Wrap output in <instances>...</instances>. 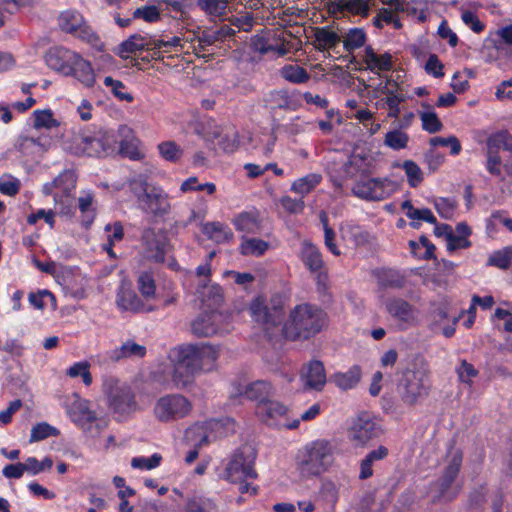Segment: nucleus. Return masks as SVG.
<instances>
[{
	"instance_id": "nucleus-53",
	"label": "nucleus",
	"mask_w": 512,
	"mask_h": 512,
	"mask_svg": "<svg viewBox=\"0 0 512 512\" xmlns=\"http://www.w3.org/2000/svg\"><path fill=\"white\" fill-rule=\"evenodd\" d=\"M365 40H366V36H365V33L363 30L357 29V28L351 29L347 33V35L343 41L344 48L346 51H349V52L353 51V50L363 46L365 43Z\"/></svg>"
},
{
	"instance_id": "nucleus-50",
	"label": "nucleus",
	"mask_w": 512,
	"mask_h": 512,
	"mask_svg": "<svg viewBox=\"0 0 512 512\" xmlns=\"http://www.w3.org/2000/svg\"><path fill=\"white\" fill-rule=\"evenodd\" d=\"M409 136L400 130L389 131L385 135L384 143L393 150H400L407 146Z\"/></svg>"
},
{
	"instance_id": "nucleus-64",
	"label": "nucleus",
	"mask_w": 512,
	"mask_h": 512,
	"mask_svg": "<svg viewBox=\"0 0 512 512\" xmlns=\"http://www.w3.org/2000/svg\"><path fill=\"white\" fill-rule=\"evenodd\" d=\"M133 18L138 19L141 18L146 22L153 23L160 19V12L158 8L154 5L143 6L137 8L133 12Z\"/></svg>"
},
{
	"instance_id": "nucleus-6",
	"label": "nucleus",
	"mask_w": 512,
	"mask_h": 512,
	"mask_svg": "<svg viewBox=\"0 0 512 512\" xmlns=\"http://www.w3.org/2000/svg\"><path fill=\"white\" fill-rule=\"evenodd\" d=\"M429 388L427 371L414 366L413 369H406L403 372L398 384V393L405 404L414 405L428 394Z\"/></svg>"
},
{
	"instance_id": "nucleus-48",
	"label": "nucleus",
	"mask_w": 512,
	"mask_h": 512,
	"mask_svg": "<svg viewBox=\"0 0 512 512\" xmlns=\"http://www.w3.org/2000/svg\"><path fill=\"white\" fill-rule=\"evenodd\" d=\"M153 59L163 60V52L168 51L171 47L181 46V38L172 37L170 40H162L153 38Z\"/></svg>"
},
{
	"instance_id": "nucleus-11",
	"label": "nucleus",
	"mask_w": 512,
	"mask_h": 512,
	"mask_svg": "<svg viewBox=\"0 0 512 512\" xmlns=\"http://www.w3.org/2000/svg\"><path fill=\"white\" fill-rule=\"evenodd\" d=\"M144 257L152 262L162 263L168 252L169 243L164 232L154 228L144 229L141 237Z\"/></svg>"
},
{
	"instance_id": "nucleus-33",
	"label": "nucleus",
	"mask_w": 512,
	"mask_h": 512,
	"mask_svg": "<svg viewBox=\"0 0 512 512\" xmlns=\"http://www.w3.org/2000/svg\"><path fill=\"white\" fill-rule=\"evenodd\" d=\"M377 283L382 288L399 289L404 286L405 278L397 270L379 269L374 272Z\"/></svg>"
},
{
	"instance_id": "nucleus-22",
	"label": "nucleus",
	"mask_w": 512,
	"mask_h": 512,
	"mask_svg": "<svg viewBox=\"0 0 512 512\" xmlns=\"http://www.w3.org/2000/svg\"><path fill=\"white\" fill-rule=\"evenodd\" d=\"M250 313L252 318L262 324H277L280 321L281 309L274 306L270 309L264 304L260 298L255 299L250 305Z\"/></svg>"
},
{
	"instance_id": "nucleus-34",
	"label": "nucleus",
	"mask_w": 512,
	"mask_h": 512,
	"mask_svg": "<svg viewBox=\"0 0 512 512\" xmlns=\"http://www.w3.org/2000/svg\"><path fill=\"white\" fill-rule=\"evenodd\" d=\"M269 247L270 244L262 239L243 236L238 249L243 256L260 257Z\"/></svg>"
},
{
	"instance_id": "nucleus-3",
	"label": "nucleus",
	"mask_w": 512,
	"mask_h": 512,
	"mask_svg": "<svg viewBox=\"0 0 512 512\" xmlns=\"http://www.w3.org/2000/svg\"><path fill=\"white\" fill-rule=\"evenodd\" d=\"M332 446L326 440L307 444L298 454L296 469L301 478L308 479L325 472L332 463Z\"/></svg>"
},
{
	"instance_id": "nucleus-55",
	"label": "nucleus",
	"mask_w": 512,
	"mask_h": 512,
	"mask_svg": "<svg viewBox=\"0 0 512 512\" xmlns=\"http://www.w3.org/2000/svg\"><path fill=\"white\" fill-rule=\"evenodd\" d=\"M388 8H382L377 16L374 18V25L377 27H382V22L387 24H392L396 29L401 28V23L396 17V13L393 7L388 5Z\"/></svg>"
},
{
	"instance_id": "nucleus-32",
	"label": "nucleus",
	"mask_w": 512,
	"mask_h": 512,
	"mask_svg": "<svg viewBox=\"0 0 512 512\" xmlns=\"http://www.w3.org/2000/svg\"><path fill=\"white\" fill-rule=\"evenodd\" d=\"M361 376V369L358 366H353L346 372H337L333 374L331 376V382L341 390H349L359 383Z\"/></svg>"
},
{
	"instance_id": "nucleus-56",
	"label": "nucleus",
	"mask_w": 512,
	"mask_h": 512,
	"mask_svg": "<svg viewBox=\"0 0 512 512\" xmlns=\"http://www.w3.org/2000/svg\"><path fill=\"white\" fill-rule=\"evenodd\" d=\"M138 289L145 298L154 296L156 285L153 275L149 272H142L137 279Z\"/></svg>"
},
{
	"instance_id": "nucleus-35",
	"label": "nucleus",
	"mask_w": 512,
	"mask_h": 512,
	"mask_svg": "<svg viewBox=\"0 0 512 512\" xmlns=\"http://www.w3.org/2000/svg\"><path fill=\"white\" fill-rule=\"evenodd\" d=\"M117 305L125 311L140 312L144 310V304L137 294L125 287H122L117 294Z\"/></svg>"
},
{
	"instance_id": "nucleus-7",
	"label": "nucleus",
	"mask_w": 512,
	"mask_h": 512,
	"mask_svg": "<svg viewBox=\"0 0 512 512\" xmlns=\"http://www.w3.org/2000/svg\"><path fill=\"white\" fill-rule=\"evenodd\" d=\"M192 409V403L185 396L169 394L156 401L153 414L158 421L169 423L189 416Z\"/></svg>"
},
{
	"instance_id": "nucleus-20",
	"label": "nucleus",
	"mask_w": 512,
	"mask_h": 512,
	"mask_svg": "<svg viewBox=\"0 0 512 512\" xmlns=\"http://www.w3.org/2000/svg\"><path fill=\"white\" fill-rule=\"evenodd\" d=\"M221 315L217 311L201 313L191 324L194 335L198 337H209L218 332L216 321Z\"/></svg>"
},
{
	"instance_id": "nucleus-38",
	"label": "nucleus",
	"mask_w": 512,
	"mask_h": 512,
	"mask_svg": "<svg viewBox=\"0 0 512 512\" xmlns=\"http://www.w3.org/2000/svg\"><path fill=\"white\" fill-rule=\"evenodd\" d=\"M386 309L391 316L401 321L408 322L413 318L412 306L403 299L395 298L387 301Z\"/></svg>"
},
{
	"instance_id": "nucleus-43",
	"label": "nucleus",
	"mask_w": 512,
	"mask_h": 512,
	"mask_svg": "<svg viewBox=\"0 0 512 512\" xmlns=\"http://www.w3.org/2000/svg\"><path fill=\"white\" fill-rule=\"evenodd\" d=\"M228 0H197L196 5L208 16L220 17L225 14Z\"/></svg>"
},
{
	"instance_id": "nucleus-23",
	"label": "nucleus",
	"mask_w": 512,
	"mask_h": 512,
	"mask_svg": "<svg viewBox=\"0 0 512 512\" xmlns=\"http://www.w3.org/2000/svg\"><path fill=\"white\" fill-rule=\"evenodd\" d=\"M205 138L209 141L218 139V145L224 152H233L238 145L237 134L234 130L230 129L224 133L223 128L216 124L210 125L209 130L205 133Z\"/></svg>"
},
{
	"instance_id": "nucleus-42",
	"label": "nucleus",
	"mask_w": 512,
	"mask_h": 512,
	"mask_svg": "<svg viewBox=\"0 0 512 512\" xmlns=\"http://www.w3.org/2000/svg\"><path fill=\"white\" fill-rule=\"evenodd\" d=\"M282 77L294 84L306 83L310 79V74L299 65H285L281 69Z\"/></svg>"
},
{
	"instance_id": "nucleus-61",
	"label": "nucleus",
	"mask_w": 512,
	"mask_h": 512,
	"mask_svg": "<svg viewBox=\"0 0 512 512\" xmlns=\"http://www.w3.org/2000/svg\"><path fill=\"white\" fill-rule=\"evenodd\" d=\"M345 13L367 17L369 14V3L367 0H344Z\"/></svg>"
},
{
	"instance_id": "nucleus-51",
	"label": "nucleus",
	"mask_w": 512,
	"mask_h": 512,
	"mask_svg": "<svg viewBox=\"0 0 512 512\" xmlns=\"http://www.w3.org/2000/svg\"><path fill=\"white\" fill-rule=\"evenodd\" d=\"M402 168L405 171L408 183L411 187H417L423 181V172L414 161H404Z\"/></svg>"
},
{
	"instance_id": "nucleus-31",
	"label": "nucleus",
	"mask_w": 512,
	"mask_h": 512,
	"mask_svg": "<svg viewBox=\"0 0 512 512\" xmlns=\"http://www.w3.org/2000/svg\"><path fill=\"white\" fill-rule=\"evenodd\" d=\"M402 210L405 212V215L412 219L413 221L410 223V225L418 229L420 227V223L416 222L415 220H423L431 224H436L437 220L430 209L423 208V209H417L414 208L412 205V202L410 200H406L401 205Z\"/></svg>"
},
{
	"instance_id": "nucleus-63",
	"label": "nucleus",
	"mask_w": 512,
	"mask_h": 512,
	"mask_svg": "<svg viewBox=\"0 0 512 512\" xmlns=\"http://www.w3.org/2000/svg\"><path fill=\"white\" fill-rule=\"evenodd\" d=\"M461 10V19L465 25L471 28V30L475 33H481L485 29L484 23H482L479 18L475 15L471 10L465 9L464 7L460 8Z\"/></svg>"
},
{
	"instance_id": "nucleus-60",
	"label": "nucleus",
	"mask_w": 512,
	"mask_h": 512,
	"mask_svg": "<svg viewBox=\"0 0 512 512\" xmlns=\"http://www.w3.org/2000/svg\"><path fill=\"white\" fill-rule=\"evenodd\" d=\"M162 457L160 454H153L151 457H135L131 460V466L136 469L151 470L160 465Z\"/></svg>"
},
{
	"instance_id": "nucleus-2",
	"label": "nucleus",
	"mask_w": 512,
	"mask_h": 512,
	"mask_svg": "<svg viewBox=\"0 0 512 512\" xmlns=\"http://www.w3.org/2000/svg\"><path fill=\"white\" fill-rule=\"evenodd\" d=\"M217 354H171V364L165 371L171 374L176 386L184 387L198 372L212 371Z\"/></svg>"
},
{
	"instance_id": "nucleus-57",
	"label": "nucleus",
	"mask_w": 512,
	"mask_h": 512,
	"mask_svg": "<svg viewBox=\"0 0 512 512\" xmlns=\"http://www.w3.org/2000/svg\"><path fill=\"white\" fill-rule=\"evenodd\" d=\"M93 203V195L91 193H86L78 199V206L80 211L84 214L83 223L86 227H88L95 218L94 209H92Z\"/></svg>"
},
{
	"instance_id": "nucleus-19",
	"label": "nucleus",
	"mask_w": 512,
	"mask_h": 512,
	"mask_svg": "<svg viewBox=\"0 0 512 512\" xmlns=\"http://www.w3.org/2000/svg\"><path fill=\"white\" fill-rule=\"evenodd\" d=\"M301 258L304 265L311 273L317 274L320 281L323 275L324 261L319 248L309 241H304L301 248Z\"/></svg>"
},
{
	"instance_id": "nucleus-24",
	"label": "nucleus",
	"mask_w": 512,
	"mask_h": 512,
	"mask_svg": "<svg viewBox=\"0 0 512 512\" xmlns=\"http://www.w3.org/2000/svg\"><path fill=\"white\" fill-rule=\"evenodd\" d=\"M235 394H244L247 399L256 401H266L273 394V387L269 382L264 380L254 381L244 388H237Z\"/></svg>"
},
{
	"instance_id": "nucleus-16",
	"label": "nucleus",
	"mask_w": 512,
	"mask_h": 512,
	"mask_svg": "<svg viewBox=\"0 0 512 512\" xmlns=\"http://www.w3.org/2000/svg\"><path fill=\"white\" fill-rule=\"evenodd\" d=\"M301 380L305 387L320 391L326 383V373L322 362L313 360L303 366Z\"/></svg>"
},
{
	"instance_id": "nucleus-39",
	"label": "nucleus",
	"mask_w": 512,
	"mask_h": 512,
	"mask_svg": "<svg viewBox=\"0 0 512 512\" xmlns=\"http://www.w3.org/2000/svg\"><path fill=\"white\" fill-rule=\"evenodd\" d=\"M232 222L238 231L247 234H257L260 232V221L258 217L252 213H240Z\"/></svg>"
},
{
	"instance_id": "nucleus-45",
	"label": "nucleus",
	"mask_w": 512,
	"mask_h": 512,
	"mask_svg": "<svg viewBox=\"0 0 512 512\" xmlns=\"http://www.w3.org/2000/svg\"><path fill=\"white\" fill-rule=\"evenodd\" d=\"M74 36L99 51H102L104 48V44L97 33L85 21Z\"/></svg>"
},
{
	"instance_id": "nucleus-40",
	"label": "nucleus",
	"mask_w": 512,
	"mask_h": 512,
	"mask_svg": "<svg viewBox=\"0 0 512 512\" xmlns=\"http://www.w3.org/2000/svg\"><path fill=\"white\" fill-rule=\"evenodd\" d=\"M421 106L427 110L419 112V116L422 121V128L431 134L441 131L443 124L439 120L437 114L434 111H430L431 106L425 102H423Z\"/></svg>"
},
{
	"instance_id": "nucleus-18",
	"label": "nucleus",
	"mask_w": 512,
	"mask_h": 512,
	"mask_svg": "<svg viewBox=\"0 0 512 512\" xmlns=\"http://www.w3.org/2000/svg\"><path fill=\"white\" fill-rule=\"evenodd\" d=\"M185 437L191 443H194V449L190 450L186 457L185 462L191 464L198 457V449L210 441L214 440L216 436L207 434V428L203 425H195L186 430Z\"/></svg>"
},
{
	"instance_id": "nucleus-62",
	"label": "nucleus",
	"mask_w": 512,
	"mask_h": 512,
	"mask_svg": "<svg viewBox=\"0 0 512 512\" xmlns=\"http://www.w3.org/2000/svg\"><path fill=\"white\" fill-rule=\"evenodd\" d=\"M34 128H52L57 126V121L53 118L50 110L34 111Z\"/></svg>"
},
{
	"instance_id": "nucleus-41",
	"label": "nucleus",
	"mask_w": 512,
	"mask_h": 512,
	"mask_svg": "<svg viewBox=\"0 0 512 512\" xmlns=\"http://www.w3.org/2000/svg\"><path fill=\"white\" fill-rule=\"evenodd\" d=\"M322 180L318 173H310L293 182L291 190L297 194L305 195L314 189Z\"/></svg>"
},
{
	"instance_id": "nucleus-28",
	"label": "nucleus",
	"mask_w": 512,
	"mask_h": 512,
	"mask_svg": "<svg viewBox=\"0 0 512 512\" xmlns=\"http://www.w3.org/2000/svg\"><path fill=\"white\" fill-rule=\"evenodd\" d=\"M315 48L325 51L335 48L341 41L340 35L330 27H316L314 29Z\"/></svg>"
},
{
	"instance_id": "nucleus-58",
	"label": "nucleus",
	"mask_w": 512,
	"mask_h": 512,
	"mask_svg": "<svg viewBox=\"0 0 512 512\" xmlns=\"http://www.w3.org/2000/svg\"><path fill=\"white\" fill-rule=\"evenodd\" d=\"M104 84L106 87L111 88V92L119 100L127 102L133 101V96L130 93L124 91L125 85L121 81L115 80L112 77L107 76L104 78Z\"/></svg>"
},
{
	"instance_id": "nucleus-26",
	"label": "nucleus",
	"mask_w": 512,
	"mask_h": 512,
	"mask_svg": "<svg viewBox=\"0 0 512 512\" xmlns=\"http://www.w3.org/2000/svg\"><path fill=\"white\" fill-rule=\"evenodd\" d=\"M286 412L287 407L274 400L261 401L256 406V413L259 418L269 425H272L274 420L285 415Z\"/></svg>"
},
{
	"instance_id": "nucleus-54",
	"label": "nucleus",
	"mask_w": 512,
	"mask_h": 512,
	"mask_svg": "<svg viewBox=\"0 0 512 512\" xmlns=\"http://www.w3.org/2000/svg\"><path fill=\"white\" fill-rule=\"evenodd\" d=\"M270 101L274 104L273 108L295 110L296 104L284 90L273 91L270 93Z\"/></svg>"
},
{
	"instance_id": "nucleus-47",
	"label": "nucleus",
	"mask_w": 512,
	"mask_h": 512,
	"mask_svg": "<svg viewBox=\"0 0 512 512\" xmlns=\"http://www.w3.org/2000/svg\"><path fill=\"white\" fill-rule=\"evenodd\" d=\"M58 434L59 431L55 427L46 422H42L32 427L29 441L30 443L38 442L50 436H57Z\"/></svg>"
},
{
	"instance_id": "nucleus-44",
	"label": "nucleus",
	"mask_w": 512,
	"mask_h": 512,
	"mask_svg": "<svg viewBox=\"0 0 512 512\" xmlns=\"http://www.w3.org/2000/svg\"><path fill=\"white\" fill-rule=\"evenodd\" d=\"M265 362L270 371L281 373L289 382L293 380L294 376L290 373L289 364L283 359L281 354H267Z\"/></svg>"
},
{
	"instance_id": "nucleus-5",
	"label": "nucleus",
	"mask_w": 512,
	"mask_h": 512,
	"mask_svg": "<svg viewBox=\"0 0 512 512\" xmlns=\"http://www.w3.org/2000/svg\"><path fill=\"white\" fill-rule=\"evenodd\" d=\"M66 412L69 418L83 430L95 437L98 431L107 427V420L98 417L91 410L87 400L80 398L78 394H72L66 399Z\"/></svg>"
},
{
	"instance_id": "nucleus-49",
	"label": "nucleus",
	"mask_w": 512,
	"mask_h": 512,
	"mask_svg": "<svg viewBox=\"0 0 512 512\" xmlns=\"http://www.w3.org/2000/svg\"><path fill=\"white\" fill-rule=\"evenodd\" d=\"M160 155L167 161L177 162L182 157V149L173 141H165L158 145Z\"/></svg>"
},
{
	"instance_id": "nucleus-17",
	"label": "nucleus",
	"mask_w": 512,
	"mask_h": 512,
	"mask_svg": "<svg viewBox=\"0 0 512 512\" xmlns=\"http://www.w3.org/2000/svg\"><path fill=\"white\" fill-rule=\"evenodd\" d=\"M151 43H153L152 36L133 34L127 40L118 45L116 54L122 59H127L130 54L136 53L138 51L147 50L153 53L154 45Z\"/></svg>"
},
{
	"instance_id": "nucleus-25",
	"label": "nucleus",
	"mask_w": 512,
	"mask_h": 512,
	"mask_svg": "<svg viewBox=\"0 0 512 512\" xmlns=\"http://www.w3.org/2000/svg\"><path fill=\"white\" fill-rule=\"evenodd\" d=\"M364 62L367 69L371 72L379 73V71H389L392 69V55L384 53L378 55L371 46L365 47Z\"/></svg>"
},
{
	"instance_id": "nucleus-21",
	"label": "nucleus",
	"mask_w": 512,
	"mask_h": 512,
	"mask_svg": "<svg viewBox=\"0 0 512 512\" xmlns=\"http://www.w3.org/2000/svg\"><path fill=\"white\" fill-rule=\"evenodd\" d=\"M196 293L210 311H217L223 301L222 288L218 284L198 283Z\"/></svg>"
},
{
	"instance_id": "nucleus-36",
	"label": "nucleus",
	"mask_w": 512,
	"mask_h": 512,
	"mask_svg": "<svg viewBox=\"0 0 512 512\" xmlns=\"http://www.w3.org/2000/svg\"><path fill=\"white\" fill-rule=\"evenodd\" d=\"M501 148L512 152V135L506 130L496 132L486 140L485 152L499 154Z\"/></svg>"
},
{
	"instance_id": "nucleus-30",
	"label": "nucleus",
	"mask_w": 512,
	"mask_h": 512,
	"mask_svg": "<svg viewBox=\"0 0 512 512\" xmlns=\"http://www.w3.org/2000/svg\"><path fill=\"white\" fill-rule=\"evenodd\" d=\"M70 75H73L78 81L87 87L94 85L95 74L93 68L90 62L83 59L80 54L78 55V59H76L72 65Z\"/></svg>"
},
{
	"instance_id": "nucleus-9",
	"label": "nucleus",
	"mask_w": 512,
	"mask_h": 512,
	"mask_svg": "<svg viewBox=\"0 0 512 512\" xmlns=\"http://www.w3.org/2000/svg\"><path fill=\"white\" fill-rule=\"evenodd\" d=\"M286 35L291 36V33L282 31L278 38L275 37V34H271L270 32L255 35L251 39V48L262 55L275 52L279 56H284L291 49H297L296 46L300 43L299 41L297 43L288 41Z\"/></svg>"
},
{
	"instance_id": "nucleus-13",
	"label": "nucleus",
	"mask_w": 512,
	"mask_h": 512,
	"mask_svg": "<svg viewBox=\"0 0 512 512\" xmlns=\"http://www.w3.org/2000/svg\"><path fill=\"white\" fill-rule=\"evenodd\" d=\"M78 53L62 46L51 47L45 54V62L49 68L66 76L71 74L72 65L78 59Z\"/></svg>"
},
{
	"instance_id": "nucleus-52",
	"label": "nucleus",
	"mask_w": 512,
	"mask_h": 512,
	"mask_svg": "<svg viewBox=\"0 0 512 512\" xmlns=\"http://www.w3.org/2000/svg\"><path fill=\"white\" fill-rule=\"evenodd\" d=\"M54 184L57 189H61L64 195H69L76 186L75 174L70 170H65L54 179Z\"/></svg>"
},
{
	"instance_id": "nucleus-10",
	"label": "nucleus",
	"mask_w": 512,
	"mask_h": 512,
	"mask_svg": "<svg viewBox=\"0 0 512 512\" xmlns=\"http://www.w3.org/2000/svg\"><path fill=\"white\" fill-rule=\"evenodd\" d=\"M111 409L120 416L130 415L140 409L130 386L115 382L107 388Z\"/></svg>"
},
{
	"instance_id": "nucleus-12",
	"label": "nucleus",
	"mask_w": 512,
	"mask_h": 512,
	"mask_svg": "<svg viewBox=\"0 0 512 512\" xmlns=\"http://www.w3.org/2000/svg\"><path fill=\"white\" fill-rule=\"evenodd\" d=\"M393 190L394 184L387 178H370L359 181L352 188L355 196L369 201L384 200L391 195Z\"/></svg>"
},
{
	"instance_id": "nucleus-1",
	"label": "nucleus",
	"mask_w": 512,
	"mask_h": 512,
	"mask_svg": "<svg viewBox=\"0 0 512 512\" xmlns=\"http://www.w3.org/2000/svg\"><path fill=\"white\" fill-rule=\"evenodd\" d=\"M325 320L326 314L323 310L309 304L298 305L283 326L282 336L288 341L309 339L321 331Z\"/></svg>"
},
{
	"instance_id": "nucleus-15",
	"label": "nucleus",
	"mask_w": 512,
	"mask_h": 512,
	"mask_svg": "<svg viewBox=\"0 0 512 512\" xmlns=\"http://www.w3.org/2000/svg\"><path fill=\"white\" fill-rule=\"evenodd\" d=\"M376 434V424L366 416L357 418L349 430V438L356 446L365 445Z\"/></svg>"
},
{
	"instance_id": "nucleus-29",
	"label": "nucleus",
	"mask_w": 512,
	"mask_h": 512,
	"mask_svg": "<svg viewBox=\"0 0 512 512\" xmlns=\"http://www.w3.org/2000/svg\"><path fill=\"white\" fill-rule=\"evenodd\" d=\"M202 232L216 243H228L234 237L231 229L220 222H209L204 224Z\"/></svg>"
},
{
	"instance_id": "nucleus-8",
	"label": "nucleus",
	"mask_w": 512,
	"mask_h": 512,
	"mask_svg": "<svg viewBox=\"0 0 512 512\" xmlns=\"http://www.w3.org/2000/svg\"><path fill=\"white\" fill-rule=\"evenodd\" d=\"M254 459L255 455L250 446L240 448L226 467V479L230 482H242L248 478H255Z\"/></svg>"
},
{
	"instance_id": "nucleus-37",
	"label": "nucleus",
	"mask_w": 512,
	"mask_h": 512,
	"mask_svg": "<svg viewBox=\"0 0 512 512\" xmlns=\"http://www.w3.org/2000/svg\"><path fill=\"white\" fill-rule=\"evenodd\" d=\"M84 21L83 16L79 12L68 10L60 14L58 25L62 31L74 35L81 28Z\"/></svg>"
},
{
	"instance_id": "nucleus-59",
	"label": "nucleus",
	"mask_w": 512,
	"mask_h": 512,
	"mask_svg": "<svg viewBox=\"0 0 512 512\" xmlns=\"http://www.w3.org/2000/svg\"><path fill=\"white\" fill-rule=\"evenodd\" d=\"M345 232L356 246L365 245L370 240V234L358 225H348Z\"/></svg>"
},
{
	"instance_id": "nucleus-27",
	"label": "nucleus",
	"mask_w": 512,
	"mask_h": 512,
	"mask_svg": "<svg viewBox=\"0 0 512 512\" xmlns=\"http://www.w3.org/2000/svg\"><path fill=\"white\" fill-rule=\"evenodd\" d=\"M82 152L90 157H101L110 148V143L100 137L82 135L78 143Z\"/></svg>"
},
{
	"instance_id": "nucleus-14",
	"label": "nucleus",
	"mask_w": 512,
	"mask_h": 512,
	"mask_svg": "<svg viewBox=\"0 0 512 512\" xmlns=\"http://www.w3.org/2000/svg\"><path fill=\"white\" fill-rule=\"evenodd\" d=\"M463 454L459 449L453 448L448 453L447 466L440 479L434 484L439 496H444L456 479L462 465Z\"/></svg>"
},
{
	"instance_id": "nucleus-46",
	"label": "nucleus",
	"mask_w": 512,
	"mask_h": 512,
	"mask_svg": "<svg viewBox=\"0 0 512 512\" xmlns=\"http://www.w3.org/2000/svg\"><path fill=\"white\" fill-rule=\"evenodd\" d=\"M512 247L494 251L488 258L487 265L494 266L502 270H507L511 266Z\"/></svg>"
},
{
	"instance_id": "nucleus-4",
	"label": "nucleus",
	"mask_w": 512,
	"mask_h": 512,
	"mask_svg": "<svg viewBox=\"0 0 512 512\" xmlns=\"http://www.w3.org/2000/svg\"><path fill=\"white\" fill-rule=\"evenodd\" d=\"M132 185L133 193L143 211L159 217L169 213L171 208L169 197L161 187L145 180L134 181Z\"/></svg>"
}]
</instances>
